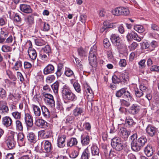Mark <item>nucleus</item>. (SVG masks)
Masks as SVG:
<instances>
[{
  "instance_id": "1",
  "label": "nucleus",
  "mask_w": 159,
  "mask_h": 159,
  "mask_svg": "<svg viewBox=\"0 0 159 159\" xmlns=\"http://www.w3.org/2000/svg\"><path fill=\"white\" fill-rule=\"evenodd\" d=\"M61 95L63 99L65 101H75L77 99V97L67 86L65 85L62 88Z\"/></svg>"
},
{
  "instance_id": "2",
  "label": "nucleus",
  "mask_w": 159,
  "mask_h": 159,
  "mask_svg": "<svg viewBox=\"0 0 159 159\" xmlns=\"http://www.w3.org/2000/svg\"><path fill=\"white\" fill-rule=\"evenodd\" d=\"M110 39L113 44L116 46L118 49L123 51H126L127 46L125 44L122 43L121 39L118 35L112 34L110 37Z\"/></svg>"
},
{
  "instance_id": "3",
  "label": "nucleus",
  "mask_w": 159,
  "mask_h": 159,
  "mask_svg": "<svg viewBox=\"0 0 159 159\" xmlns=\"http://www.w3.org/2000/svg\"><path fill=\"white\" fill-rule=\"evenodd\" d=\"M97 47L94 45L92 47L89 52V60L90 65L93 67H95L97 66L96 55V49Z\"/></svg>"
},
{
  "instance_id": "4",
  "label": "nucleus",
  "mask_w": 159,
  "mask_h": 159,
  "mask_svg": "<svg viewBox=\"0 0 159 159\" xmlns=\"http://www.w3.org/2000/svg\"><path fill=\"white\" fill-rule=\"evenodd\" d=\"M136 142L133 149L134 151H138L140 150L147 142V139L145 137L143 136L138 138Z\"/></svg>"
},
{
  "instance_id": "5",
  "label": "nucleus",
  "mask_w": 159,
  "mask_h": 159,
  "mask_svg": "<svg viewBox=\"0 0 159 159\" xmlns=\"http://www.w3.org/2000/svg\"><path fill=\"white\" fill-rule=\"evenodd\" d=\"M123 74L121 73H116L115 75L112 78L113 83L118 84L121 82L122 79H123L125 81H127L129 77V74L127 73H126L124 75V78H123Z\"/></svg>"
},
{
  "instance_id": "6",
  "label": "nucleus",
  "mask_w": 159,
  "mask_h": 159,
  "mask_svg": "<svg viewBox=\"0 0 159 159\" xmlns=\"http://www.w3.org/2000/svg\"><path fill=\"white\" fill-rule=\"evenodd\" d=\"M13 134L9 136L6 141L8 148L10 149H13L15 147L16 143L14 140Z\"/></svg>"
},
{
  "instance_id": "7",
  "label": "nucleus",
  "mask_w": 159,
  "mask_h": 159,
  "mask_svg": "<svg viewBox=\"0 0 159 159\" xmlns=\"http://www.w3.org/2000/svg\"><path fill=\"white\" fill-rule=\"evenodd\" d=\"M24 119L28 128H31L33 126V117L29 114H25Z\"/></svg>"
},
{
  "instance_id": "8",
  "label": "nucleus",
  "mask_w": 159,
  "mask_h": 159,
  "mask_svg": "<svg viewBox=\"0 0 159 159\" xmlns=\"http://www.w3.org/2000/svg\"><path fill=\"white\" fill-rule=\"evenodd\" d=\"M8 111L9 109L6 102L4 101H0V113L6 114L8 112Z\"/></svg>"
},
{
  "instance_id": "9",
  "label": "nucleus",
  "mask_w": 159,
  "mask_h": 159,
  "mask_svg": "<svg viewBox=\"0 0 159 159\" xmlns=\"http://www.w3.org/2000/svg\"><path fill=\"white\" fill-rule=\"evenodd\" d=\"M52 131L51 129H46L39 132V134L43 138H48L52 135Z\"/></svg>"
},
{
  "instance_id": "10",
  "label": "nucleus",
  "mask_w": 159,
  "mask_h": 159,
  "mask_svg": "<svg viewBox=\"0 0 159 159\" xmlns=\"http://www.w3.org/2000/svg\"><path fill=\"white\" fill-rule=\"evenodd\" d=\"M84 94L86 95L88 98L90 97L92 98L93 96V91L90 87L88 85L87 83L84 84Z\"/></svg>"
},
{
  "instance_id": "11",
  "label": "nucleus",
  "mask_w": 159,
  "mask_h": 159,
  "mask_svg": "<svg viewBox=\"0 0 159 159\" xmlns=\"http://www.w3.org/2000/svg\"><path fill=\"white\" fill-rule=\"evenodd\" d=\"M146 130L148 135L150 137H153L156 134L157 129L153 126L148 125L147 127Z\"/></svg>"
},
{
  "instance_id": "12",
  "label": "nucleus",
  "mask_w": 159,
  "mask_h": 159,
  "mask_svg": "<svg viewBox=\"0 0 159 159\" xmlns=\"http://www.w3.org/2000/svg\"><path fill=\"white\" fill-rule=\"evenodd\" d=\"M119 134L121 137L126 140L129 135L130 132L128 131L126 128L121 127L120 129Z\"/></svg>"
},
{
  "instance_id": "13",
  "label": "nucleus",
  "mask_w": 159,
  "mask_h": 159,
  "mask_svg": "<svg viewBox=\"0 0 159 159\" xmlns=\"http://www.w3.org/2000/svg\"><path fill=\"white\" fill-rule=\"evenodd\" d=\"M2 123L4 126L7 128L11 125L12 120L10 117L6 116L2 118Z\"/></svg>"
},
{
  "instance_id": "14",
  "label": "nucleus",
  "mask_w": 159,
  "mask_h": 159,
  "mask_svg": "<svg viewBox=\"0 0 159 159\" xmlns=\"http://www.w3.org/2000/svg\"><path fill=\"white\" fill-rule=\"evenodd\" d=\"M66 136L64 135L58 136L57 139V145L58 147L63 148L65 145Z\"/></svg>"
},
{
  "instance_id": "15",
  "label": "nucleus",
  "mask_w": 159,
  "mask_h": 159,
  "mask_svg": "<svg viewBox=\"0 0 159 159\" xmlns=\"http://www.w3.org/2000/svg\"><path fill=\"white\" fill-rule=\"evenodd\" d=\"M140 109L139 105L137 104H133L129 108V112L131 114L134 115L138 113Z\"/></svg>"
},
{
  "instance_id": "16",
  "label": "nucleus",
  "mask_w": 159,
  "mask_h": 159,
  "mask_svg": "<svg viewBox=\"0 0 159 159\" xmlns=\"http://www.w3.org/2000/svg\"><path fill=\"white\" fill-rule=\"evenodd\" d=\"M54 70V66L52 64H49L44 68L43 73L44 75H47L53 73Z\"/></svg>"
},
{
  "instance_id": "17",
  "label": "nucleus",
  "mask_w": 159,
  "mask_h": 159,
  "mask_svg": "<svg viewBox=\"0 0 159 159\" xmlns=\"http://www.w3.org/2000/svg\"><path fill=\"white\" fill-rule=\"evenodd\" d=\"M35 125L39 127L45 128L48 126V123L43 119H38L36 120Z\"/></svg>"
},
{
  "instance_id": "18",
  "label": "nucleus",
  "mask_w": 159,
  "mask_h": 159,
  "mask_svg": "<svg viewBox=\"0 0 159 159\" xmlns=\"http://www.w3.org/2000/svg\"><path fill=\"white\" fill-rule=\"evenodd\" d=\"M42 114L45 118H49L50 116V113L49 109L45 106H41Z\"/></svg>"
},
{
  "instance_id": "19",
  "label": "nucleus",
  "mask_w": 159,
  "mask_h": 159,
  "mask_svg": "<svg viewBox=\"0 0 159 159\" xmlns=\"http://www.w3.org/2000/svg\"><path fill=\"white\" fill-rule=\"evenodd\" d=\"M90 141L89 136L87 134H83L81 137V142L83 146L88 145Z\"/></svg>"
},
{
  "instance_id": "20",
  "label": "nucleus",
  "mask_w": 159,
  "mask_h": 159,
  "mask_svg": "<svg viewBox=\"0 0 159 159\" xmlns=\"http://www.w3.org/2000/svg\"><path fill=\"white\" fill-rule=\"evenodd\" d=\"M84 112L83 108L80 107H76L72 111L73 115L75 117L79 116Z\"/></svg>"
},
{
  "instance_id": "21",
  "label": "nucleus",
  "mask_w": 159,
  "mask_h": 159,
  "mask_svg": "<svg viewBox=\"0 0 159 159\" xmlns=\"http://www.w3.org/2000/svg\"><path fill=\"white\" fill-rule=\"evenodd\" d=\"M34 115L37 117H39L41 115V111L40 108L38 106L32 104L31 105Z\"/></svg>"
},
{
  "instance_id": "22",
  "label": "nucleus",
  "mask_w": 159,
  "mask_h": 159,
  "mask_svg": "<svg viewBox=\"0 0 159 159\" xmlns=\"http://www.w3.org/2000/svg\"><path fill=\"white\" fill-rule=\"evenodd\" d=\"M144 152L147 157L151 156L153 152L152 146L150 145H148L145 148Z\"/></svg>"
},
{
  "instance_id": "23",
  "label": "nucleus",
  "mask_w": 159,
  "mask_h": 159,
  "mask_svg": "<svg viewBox=\"0 0 159 159\" xmlns=\"http://www.w3.org/2000/svg\"><path fill=\"white\" fill-rule=\"evenodd\" d=\"M20 10L25 13H30L32 12V9L30 6L26 4H22L20 6Z\"/></svg>"
},
{
  "instance_id": "24",
  "label": "nucleus",
  "mask_w": 159,
  "mask_h": 159,
  "mask_svg": "<svg viewBox=\"0 0 159 159\" xmlns=\"http://www.w3.org/2000/svg\"><path fill=\"white\" fill-rule=\"evenodd\" d=\"M8 35V33L7 32L4 31L3 29H2L0 34V43H2L4 42Z\"/></svg>"
},
{
  "instance_id": "25",
  "label": "nucleus",
  "mask_w": 159,
  "mask_h": 159,
  "mask_svg": "<svg viewBox=\"0 0 159 159\" xmlns=\"http://www.w3.org/2000/svg\"><path fill=\"white\" fill-rule=\"evenodd\" d=\"M28 53L30 58L32 60H35L37 57L36 50L34 49H28Z\"/></svg>"
},
{
  "instance_id": "26",
  "label": "nucleus",
  "mask_w": 159,
  "mask_h": 159,
  "mask_svg": "<svg viewBox=\"0 0 159 159\" xmlns=\"http://www.w3.org/2000/svg\"><path fill=\"white\" fill-rule=\"evenodd\" d=\"M78 143V141L76 138H72L68 140L67 142V145L68 147H72L76 145Z\"/></svg>"
},
{
  "instance_id": "27",
  "label": "nucleus",
  "mask_w": 159,
  "mask_h": 159,
  "mask_svg": "<svg viewBox=\"0 0 159 159\" xmlns=\"http://www.w3.org/2000/svg\"><path fill=\"white\" fill-rule=\"evenodd\" d=\"M91 152L92 156H99V150L97 146L93 145L91 147Z\"/></svg>"
},
{
  "instance_id": "28",
  "label": "nucleus",
  "mask_w": 159,
  "mask_h": 159,
  "mask_svg": "<svg viewBox=\"0 0 159 159\" xmlns=\"http://www.w3.org/2000/svg\"><path fill=\"white\" fill-rule=\"evenodd\" d=\"M25 21L29 25H32L34 23V16L32 15L28 16L25 18Z\"/></svg>"
},
{
  "instance_id": "29",
  "label": "nucleus",
  "mask_w": 159,
  "mask_h": 159,
  "mask_svg": "<svg viewBox=\"0 0 159 159\" xmlns=\"http://www.w3.org/2000/svg\"><path fill=\"white\" fill-rule=\"evenodd\" d=\"M44 148L45 152H50L52 148V144L50 142L48 141H45L44 143Z\"/></svg>"
},
{
  "instance_id": "30",
  "label": "nucleus",
  "mask_w": 159,
  "mask_h": 159,
  "mask_svg": "<svg viewBox=\"0 0 159 159\" xmlns=\"http://www.w3.org/2000/svg\"><path fill=\"white\" fill-rule=\"evenodd\" d=\"M22 67V61H21L18 60L15 62L12 68L14 70L17 71L21 69Z\"/></svg>"
},
{
  "instance_id": "31",
  "label": "nucleus",
  "mask_w": 159,
  "mask_h": 159,
  "mask_svg": "<svg viewBox=\"0 0 159 159\" xmlns=\"http://www.w3.org/2000/svg\"><path fill=\"white\" fill-rule=\"evenodd\" d=\"M77 150H74L70 155V157L71 158H75L77 157L79 154L81 148L78 147H77Z\"/></svg>"
},
{
  "instance_id": "32",
  "label": "nucleus",
  "mask_w": 159,
  "mask_h": 159,
  "mask_svg": "<svg viewBox=\"0 0 159 159\" xmlns=\"http://www.w3.org/2000/svg\"><path fill=\"white\" fill-rule=\"evenodd\" d=\"M28 140L31 143H34L36 142V138L34 134L32 132L29 133L27 135Z\"/></svg>"
},
{
  "instance_id": "33",
  "label": "nucleus",
  "mask_w": 159,
  "mask_h": 159,
  "mask_svg": "<svg viewBox=\"0 0 159 159\" xmlns=\"http://www.w3.org/2000/svg\"><path fill=\"white\" fill-rule=\"evenodd\" d=\"M125 123L128 125L129 127H131L136 124V122L131 118H126Z\"/></svg>"
},
{
  "instance_id": "34",
  "label": "nucleus",
  "mask_w": 159,
  "mask_h": 159,
  "mask_svg": "<svg viewBox=\"0 0 159 159\" xmlns=\"http://www.w3.org/2000/svg\"><path fill=\"white\" fill-rule=\"evenodd\" d=\"M137 135L136 134H134L132 135L130 137V139L131 140V145L132 149L133 150L135 143L137 142Z\"/></svg>"
},
{
  "instance_id": "35",
  "label": "nucleus",
  "mask_w": 159,
  "mask_h": 159,
  "mask_svg": "<svg viewBox=\"0 0 159 159\" xmlns=\"http://www.w3.org/2000/svg\"><path fill=\"white\" fill-rule=\"evenodd\" d=\"M122 142V141L120 138L117 137L114 138L112 140L111 145L113 147H114Z\"/></svg>"
},
{
  "instance_id": "36",
  "label": "nucleus",
  "mask_w": 159,
  "mask_h": 159,
  "mask_svg": "<svg viewBox=\"0 0 159 159\" xmlns=\"http://www.w3.org/2000/svg\"><path fill=\"white\" fill-rule=\"evenodd\" d=\"M121 7H119L112 10L111 12L114 15L119 16L121 15Z\"/></svg>"
},
{
  "instance_id": "37",
  "label": "nucleus",
  "mask_w": 159,
  "mask_h": 159,
  "mask_svg": "<svg viewBox=\"0 0 159 159\" xmlns=\"http://www.w3.org/2000/svg\"><path fill=\"white\" fill-rule=\"evenodd\" d=\"M15 125L17 130L22 131L23 129V126L21 122L19 120H17L15 121Z\"/></svg>"
},
{
  "instance_id": "38",
  "label": "nucleus",
  "mask_w": 159,
  "mask_h": 159,
  "mask_svg": "<svg viewBox=\"0 0 159 159\" xmlns=\"http://www.w3.org/2000/svg\"><path fill=\"white\" fill-rule=\"evenodd\" d=\"M59 87V83L57 81L54 83L52 85L51 87L54 93L55 94L58 93Z\"/></svg>"
},
{
  "instance_id": "39",
  "label": "nucleus",
  "mask_w": 159,
  "mask_h": 159,
  "mask_svg": "<svg viewBox=\"0 0 159 159\" xmlns=\"http://www.w3.org/2000/svg\"><path fill=\"white\" fill-rule=\"evenodd\" d=\"M89 154L88 147H87L83 152L80 159H89Z\"/></svg>"
},
{
  "instance_id": "40",
  "label": "nucleus",
  "mask_w": 159,
  "mask_h": 159,
  "mask_svg": "<svg viewBox=\"0 0 159 159\" xmlns=\"http://www.w3.org/2000/svg\"><path fill=\"white\" fill-rule=\"evenodd\" d=\"M35 44L38 46H41L46 44V42L41 39H34Z\"/></svg>"
},
{
  "instance_id": "41",
  "label": "nucleus",
  "mask_w": 159,
  "mask_h": 159,
  "mask_svg": "<svg viewBox=\"0 0 159 159\" xmlns=\"http://www.w3.org/2000/svg\"><path fill=\"white\" fill-rule=\"evenodd\" d=\"M45 103L49 107L53 108L55 106V102L54 99L44 101Z\"/></svg>"
},
{
  "instance_id": "42",
  "label": "nucleus",
  "mask_w": 159,
  "mask_h": 159,
  "mask_svg": "<svg viewBox=\"0 0 159 159\" xmlns=\"http://www.w3.org/2000/svg\"><path fill=\"white\" fill-rule=\"evenodd\" d=\"M134 29L139 33H142L144 30L143 27L142 26L139 25H134Z\"/></svg>"
},
{
  "instance_id": "43",
  "label": "nucleus",
  "mask_w": 159,
  "mask_h": 159,
  "mask_svg": "<svg viewBox=\"0 0 159 159\" xmlns=\"http://www.w3.org/2000/svg\"><path fill=\"white\" fill-rule=\"evenodd\" d=\"M12 116L16 120H20L21 117V113L17 111L13 112L11 114Z\"/></svg>"
},
{
  "instance_id": "44",
  "label": "nucleus",
  "mask_w": 159,
  "mask_h": 159,
  "mask_svg": "<svg viewBox=\"0 0 159 159\" xmlns=\"http://www.w3.org/2000/svg\"><path fill=\"white\" fill-rule=\"evenodd\" d=\"M136 33L133 31H131L130 32H129L126 36L127 40L128 41H130L133 39H134V36L135 35Z\"/></svg>"
},
{
  "instance_id": "45",
  "label": "nucleus",
  "mask_w": 159,
  "mask_h": 159,
  "mask_svg": "<svg viewBox=\"0 0 159 159\" xmlns=\"http://www.w3.org/2000/svg\"><path fill=\"white\" fill-rule=\"evenodd\" d=\"M55 79V77L53 75H51L48 76L46 79V82L50 84L53 82Z\"/></svg>"
},
{
  "instance_id": "46",
  "label": "nucleus",
  "mask_w": 159,
  "mask_h": 159,
  "mask_svg": "<svg viewBox=\"0 0 159 159\" xmlns=\"http://www.w3.org/2000/svg\"><path fill=\"white\" fill-rule=\"evenodd\" d=\"M1 49L3 52H11L12 50V48L9 46L4 45L2 46Z\"/></svg>"
},
{
  "instance_id": "47",
  "label": "nucleus",
  "mask_w": 159,
  "mask_h": 159,
  "mask_svg": "<svg viewBox=\"0 0 159 159\" xmlns=\"http://www.w3.org/2000/svg\"><path fill=\"white\" fill-rule=\"evenodd\" d=\"M121 15L127 16L129 14V11L128 8L121 7Z\"/></svg>"
},
{
  "instance_id": "48",
  "label": "nucleus",
  "mask_w": 159,
  "mask_h": 159,
  "mask_svg": "<svg viewBox=\"0 0 159 159\" xmlns=\"http://www.w3.org/2000/svg\"><path fill=\"white\" fill-rule=\"evenodd\" d=\"M134 92L136 96L137 97L140 98L143 96L144 93L143 92L140 90H139L137 87L134 88Z\"/></svg>"
},
{
  "instance_id": "49",
  "label": "nucleus",
  "mask_w": 159,
  "mask_h": 159,
  "mask_svg": "<svg viewBox=\"0 0 159 159\" xmlns=\"http://www.w3.org/2000/svg\"><path fill=\"white\" fill-rule=\"evenodd\" d=\"M73 85L76 91L78 93H80L81 90L80 84L78 83L75 82Z\"/></svg>"
},
{
  "instance_id": "50",
  "label": "nucleus",
  "mask_w": 159,
  "mask_h": 159,
  "mask_svg": "<svg viewBox=\"0 0 159 159\" xmlns=\"http://www.w3.org/2000/svg\"><path fill=\"white\" fill-rule=\"evenodd\" d=\"M65 74L67 76L69 77L72 76H74L73 71L69 68H67L65 70Z\"/></svg>"
},
{
  "instance_id": "51",
  "label": "nucleus",
  "mask_w": 159,
  "mask_h": 159,
  "mask_svg": "<svg viewBox=\"0 0 159 159\" xmlns=\"http://www.w3.org/2000/svg\"><path fill=\"white\" fill-rule=\"evenodd\" d=\"M43 95L44 97V101L54 99L53 96L50 94L44 92L43 93Z\"/></svg>"
},
{
  "instance_id": "52",
  "label": "nucleus",
  "mask_w": 159,
  "mask_h": 159,
  "mask_svg": "<svg viewBox=\"0 0 159 159\" xmlns=\"http://www.w3.org/2000/svg\"><path fill=\"white\" fill-rule=\"evenodd\" d=\"M6 91L2 88H0V97L2 99L6 97Z\"/></svg>"
},
{
  "instance_id": "53",
  "label": "nucleus",
  "mask_w": 159,
  "mask_h": 159,
  "mask_svg": "<svg viewBox=\"0 0 159 159\" xmlns=\"http://www.w3.org/2000/svg\"><path fill=\"white\" fill-rule=\"evenodd\" d=\"M125 92V88H122L117 91L116 93V96L118 98L121 97Z\"/></svg>"
},
{
  "instance_id": "54",
  "label": "nucleus",
  "mask_w": 159,
  "mask_h": 159,
  "mask_svg": "<svg viewBox=\"0 0 159 159\" xmlns=\"http://www.w3.org/2000/svg\"><path fill=\"white\" fill-rule=\"evenodd\" d=\"M43 52L48 54V56H49V53L51 52V48L50 46L48 45H46L43 48Z\"/></svg>"
},
{
  "instance_id": "55",
  "label": "nucleus",
  "mask_w": 159,
  "mask_h": 159,
  "mask_svg": "<svg viewBox=\"0 0 159 159\" xmlns=\"http://www.w3.org/2000/svg\"><path fill=\"white\" fill-rule=\"evenodd\" d=\"M140 90L143 92L144 93H145L147 94L148 91V89L147 86L144 84H141L139 86Z\"/></svg>"
},
{
  "instance_id": "56",
  "label": "nucleus",
  "mask_w": 159,
  "mask_h": 159,
  "mask_svg": "<svg viewBox=\"0 0 159 159\" xmlns=\"http://www.w3.org/2000/svg\"><path fill=\"white\" fill-rule=\"evenodd\" d=\"M157 46V42L155 41H152L151 43L150 44H149V49L151 51H152Z\"/></svg>"
},
{
  "instance_id": "57",
  "label": "nucleus",
  "mask_w": 159,
  "mask_h": 159,
  "mask_svg": "<svg viewBox=\"0 0 159 159\" xmlns=\"http://www.w3.org/2000/svg\"><path fill=\"white\" fill-rule=\"evenodd\" d=\"M104 28L106 29L112 28L113 27V23H109L107 21H105L103 24Z\"/></svg>"
},
{
  "instance_id": "58",
  "label": "nucleus",
  "mask_w": 159,
  "mask_h": 159,
  "mask_svg": "<svg viewBox=\"0 0 159 159\" xmlns=\"http://www.w3.org/2000/svg\"><path fill=\"white\" fill-rule=\"evenodd\" d=\"M14 20L15 22L20 23L21 21V19L18 14H16L14 16Z\"/></svg>"
},
{
  "instance_id": "59",
  "label": "nucleus",
  "mask_w": 159,
  "mask_h": 159,
  "mask_svg": "<svg viewBox=\"0 0 159 159\" xmlns=\"http://www.w3.org/2000/svg\"><path fill=\"white\" fill-rule=\"evenodd\" d=\"M123 142H122L113 148H115L117 151H119L123 149Z\"/></svg>"
},
{
  "instance_id": "60",
  "label": "nucleus",
  "mask_w": 159,
  "mask_h": 159,
  "mask_svg": "<svg viewBox=\"0 0 159 159\" xmlns=\"http://www.w3.org/2000/svg\"><path fill=\"white\" fill-rule=\"evenodd\" d=\"M33 157L32 154H26L20 157L19 159H32Z\"/></svg>"
},
{
  "instance_id": "61",
  "label": "nucleus",
  "mask_w": 159,
  "mask_h": 159,
  "mask_svg": "<svg viewBox=\"0 0 159 159\" xmlns=\"http://www.w3.org/2000/svg\"><path fill=\"white\" fill-rule=\"evenodd\" d=\"M40 57L41 60L44 61H47L48 60V57L46 55L44 54H41L40 56Z\"/></svg>"
},
{
  "instance_id": "62",
  "label": "nucleus",
  "mask_w": 159,
  "mask_h": 159,
  "mask_svg": "<svg viewBox=\"0 0 159 159\" xmlns=\"http://www.w3.org/2000/svg\"><path fill=\"white\" fill-rule=\"evenodd\" d=\"M124 95L126 97L129 98L130 100L132 99V95L128 91L126 90L125 89V92L124 93Z\"/></svg>"
},
{
  "instance_id": "63",
  "label": "nucleus",
  "mask_w": 159,
  "mask_h": 159,
  "mask_svg": "<svg viewBox=\"0 0 159 159\" xmlns=\"http://www.w3.org/2000/svg\"><path fill=\"white\" fill-rule=\"evenodd\" d=\"M103 44L105 48H108L110 45V43L107 39H105L103 41Z\"/></svg>"
},
{
  "instance_id": "64",
  "label": "nucleus",
  "mask_w": 159,
  "mask_h": 159,
  "mask_svg": "<svg viewBox=\"0 0 159 159\" xmlns=\"http://www.w3.org/2000/svg\"><path fill=\"white\" fill-rule=\"evenodd\" d=\"M78 52L79 55L83 56L85 55V51L82 47H80L78 49Z\"/></svg>"
}]
</instances>
